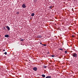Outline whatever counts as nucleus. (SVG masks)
<instances>
[{"mask_svg":"<svg viewBox=\"0 0 78 78\" xmlns=\"http://www.w3.org/2000/svg\"><path fill=\"white\" fill-rule=\"evenodd\" d=\"M40 44H42V45H43V44H42L41 43V42L40 43Z\"/></svg>","mask_w":78,"mask_h":78,"instance_id":"20","label":"nucleus"},{"mask_svg":"<svg viewBox=\"0 0 78 78\" xmlns=\"http://www.w3.org/2000/svg\"><path fill=\"white\" fill-rule=\"evenodd\" d=\"M37 37L38 38H41V35H38L37 36Z\"/></svg>","mask_w":78,"mask_h":78,"instance_id":"7","label":"nucleus"},{"mask_svg":"<svg viewBox=\"0 0 78 78\" xmlns=\"http://www.w3.org/2000/svg\"><path fill=\"white\" fill-rule=\"evenodd\" d=\"M0 37H1V35H0Z\"/></svg>","mask_w":78,"mask_h":78,"instance_id":"24","label":"nucleus"},{"mask_svg":"<svg viewBox=\"0 0 78 78\" xmlns=\"http://www.w3.org/2000/svg\"><path fill=\"white\" fill-rule=\"evenodd\" d=\"M16 13L17 14H19V12H17V13Z\"/></svg>","mask_w":78,"mask_h":78,"instance_id":"19","label":"nucleus"},{"mask_svg":"<svg viewBox=\"0 0 78 78\" xmlns=\"http://www.w3.org/2000/svg\"><path fill=\"white\" fill-rule=\"evenodd\" d=\"M4 54L5 55H7V52H5V53Z\"/></svg>","mask_w":78,"mask_h":78,"instance_id":"13","label":"nucleus"},{"mask_svg":"<svg viewBox=\"0 0 78 78\" xmlns=\"http://www.w3.org/2000/svg\"><path fill=\"white\" fill-rule=\"evenodd\" d=\"M44 68L45 69H46L47 68V66H44Z\"/></svg>","mask_w":78,"mask_h":78,"instance_id":"11","label":"nucleus"},{"mask_svg":"<svg viewBox=\"0 0 78 78\" xmlns=\"http://www.w3.org/2000/svg\"><path fill=\"white\" fill-rule=\"evenodd\" d=\"M48 54H49V52H48Z\"/></svg>","mask_w":78,"mask_h":78,"instance_id":"23","label":"nucleus"},{"mask_svg":"<svg viewBox=\"0 0 78 78\" xmlns=\"http://www.w3.org/2000/svg\"><path fill=\"white\" fill-rule=\"evenodd\" d=\"M6 28H7V29H8V31H9L10 30V28L9 27V26H7Z\"/></svg>","mask_w":78,"mask_h":78,"instance_id":"4","label":"nucleus"},{"mask_svg":"<svg viewBox=\"0 0 78 78\" xmlns=\"http://www.w3.org/2000/svg\"><path fill=\"white\" fill-rule=\"evenodd\" d=\"M52 6H50V7H49V9H52Z\"/></svg>","mask_w":78,"mask_h":78,"instance_id":"12","label":"nucleus"},{"mask_svg":"<svg viewBox=\"0 0 78 78\" xmlns=\"http://www.w3.org/2000/svg\"><path fill=\"white\" fill-rule=\"evenodd\" d=\"M22 6V7L23 8H26V5L25 4H23Z\"/></svg>","mask_w":78,"mask_h":78,"instance_id":"3","label":"nucleus"},{"mask_svg":"<svg viewBox=\"0 0 78 78\" xmlns=\"http://www.w3.org/2000/svg\"><path fill=\"white\" fill-rule=\"evenodd\" d=\"M67 52V51H65V53H66Z\"/></svg>","mask_w":78,"mask_h":78,"instance_id":"16","label":"nucleus"},{"mask_svg":"<svg viewBox=\"0 0 78 78\" xmlns=\"http://www.w3.org/2000/svg\"><path fill=\"white\" fill-rule=\"evenodd\" d=\"M5 37H9V36L8 34H6L5 35Z\"/></svg>","mask_w":78,"mask_h":78,"instance_id":"5","label":"nucleus"},{"mask_svg":"<svg viewBox=\"0 0 78 78\" xmlns=\"http://www.w3.org/2000/svg\"><path fill=\"white\" fill-rule=\"evenodd\" d=\"M52 78V77L50 76H48L45 77V78Z\"/></svg>","mask_w":78,"mask_h":78,"instance_id":"6","label":"nucleus"},{"mask_svg":"<svg viewBox=\"0 0 78 78\" xmlns=\"http://www.w3.org/2000/svg\"><path fill=\"white\" fill-rule=\"evenodd\" d=\"M20 41H24V39L20 38Z\"/></svg>","mask_w":78,"mask_h":78,"instance_id":"10","label":"nucleus"},{"mask_svg":"<svg viewBox=\"0 0 78 78\" xmlns=\"http://www.w3.org/2000/svg\"><path fill=\"white\" fill-rule=\"evenodd\" d=\"M3 51H5V50L4 49V50H3Z\"/></svg>","mask_w":78,"mask_h":78,"instance_id":"21","label":"nucleus"},{"mask_svg":"<svg viewBox=\"0 0 78 78\" xmlns=\"http://www.w3.org/2000/svg\"><path fill=\"white\" fill-rule=\"evenodd\" d=\"M51 57H54V55H51Z\"/></svg>","mask_w":78,"mask_h":78,"instance_id":"18","label":"nucleus"},{"mask_svg":"<svg viewBox=\"0 0 78 78\" xmlns=\"http://www.w3.org/2000/svg\"><path fill=\"white\" fill-rule=\"evenodd\" d=\"M72 37H75V36H74V35H73L72 36Z\"/></svg>","mask_w":78,"mask_h":78,"instance_id":"17","label":"nucleus"},{"mask_svg":"<svg viewBox=\"0 0 78 78\" xmlns=\"http://www.w3.org/2000/svg\"><path fill=\"white\" fill-rule=\"evenodd\" d=\"M4 29H5V27H4Z\"/></svg>","mask_w":78,"mask_h":78,"instance_id":"22","label":"nucleus"},{"mask_svg":"<svg viewBox=\"0 0 78 78\" xmlns=\"http://www.w3.org/2000/svg\"><path fill=\"white\" fill-rule=\"evenodd\" d=\"M43 45V46H46V44H43V45Z\"/></svg>","mask_w":78,"mask_h":78,"instance_id":"14","label":"nucleus"},{"mask_svg":"<svg viewBox=\"0 0 78 78\" xmlns=\"http://www.w3.org/2000/svg\"><path fill=\"white\" fill-rule=\"evenodd\" d=\"M37 68L36 67H34L33 68V70L34 71H37Z\"/></svg>","mask_w":78,"mask_h":78,"instance_id":"2","label":"nucleus"},{"mask_svg":"<svg viewBox=\"0 0 78 78\" xmlns=\"http://www.w3.org/2000/svg\"><path fill=\"white\" fill-rule=\"evenodd\" d=\"M42 77H43L44 78H45V77L46 76H45V75H44V74H42Z\"/></svg>","mask_w":78,"mask_h":78,"instance_id":"9","label":"nucleus"},{"mask_svg":"<svg viewBox=\"0 0 78 78\" xmlns=\"http://www.w3.org/2000/svg\"><path fill=\"white\" fill-rule=\"evenodd\" d=\"M59 50H62V51L63 50V49H61V48H60L59 49Z\"/></svg>","mask_w":78,"mask_h":78,"instance_id":"15","label":"nucleus"},{"mask_svg":"<svg viewBox=\"0 0 78 78\" xmlns=\"http://www.w3.org/2000/svg\"><path fill=\"white\" fill-rule=\"evenodd\" d=\"M72 56L75 58H77L78 55L77 54L74 53L72 54Z\"/></svg>","mask_w":78,"mask_h":78,"instance_id":"1","label":"nucleus"},{"mask_svg":"<svg viewBox=\"0 0 78 78\" xmlns=\"http://www.w3.org/2000/svg\"><path fill=\"white\" fill-rule=\"evenodd\" d=\"M35 15L34 13H32L31 14V16H34Z\"/></svg>","mask_w":78,"mask_h":78,"instance_id":"8","label":"nucleus"}]
</instances>
